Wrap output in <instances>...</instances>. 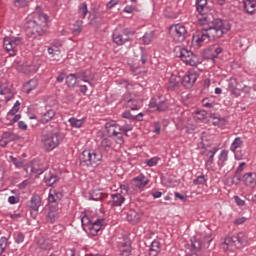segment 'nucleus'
<instances>
[{
  "label": "nucleus",
  "instance_id": "nucleus-1",
  "mask_svg": "<svg viewBox=\"0 0 256 256\" xmlns=\"http://www.w3.org/2000/svg\"><path fill=\"white\" fill-rule=\"evenodd\" d=\"M198 21L202 25V30L197 31L192 37L193 43H196L198 47H201L203 43L221 39L225 33L231 31V23L229 21L214 18L211 14L199 17Z\"/></svg>",
  "mask_w": 256,
  "mask_h": 256
},
{
  "label": "nucleus",
  "instance_id": "nucleus-2",
  "mask_svg": "<svg viewBox=\"0 0 256 256\" xmlns=\"http://www.w3.org/2000/svg\"><path fill=\"white\" fill-rule=\"evenodd\" d=\"M47 15L39 12H34L26 19L25 29L26 35L30 39H37L47 32Z\"/></svg>",
  "mask_w": 256,
  "mask_h": 256
},
{
  "label": "nucleus",
  "instance_id": "nucleus-3",
  "mask_svg": "<svg viewBox=\"0 0 256 256\" xmlns=\"http://www.w3.org/2000/svg\"><path fill=\"white\" fill-rule=\"evenodd\" d=\"M80 161L86 167H99L103 162V152L99 148L84 150L80 156Z\"/></svg>",
  "mask_w": 256,
  "mask_h": 256
},
{
  "label": "nucleus",
  "instance_id": "nucleus-4",
  "mask_svg": "<svg viewBox=\"0 0 256 256\" xmlns=\"http://www.w3.org/2000/svg\"><path fill=\"white\" fill-rule=\"evenodd\" d=\"M81 223L83 231L89 235V237H96V235L101 231L103 225H105V219L91 220L87 215L82 216Z\"/></svg>",
  "mask_w": 256,
  "mask_h": 256
},
{
  "label": "nucleus",
  "instance_id": "nucleus-5",
  "mask_svg": "<svg viewBox=\"0 0 256 256\" xmlns=\"http://www.w3.org/2000/svg\"><path fill=\"white\" fill-rule=\"evenodd\" d=\"M41 143L45 151H53L57 149L61 144V138L59 137V132L55 130L48 131L42 134Z\"/></svg>",
  "mask_w": 256,
  "mask_h": 256
},
{
  "label": "nucleus",
  "instance_id": "nucleus-6",
  "mask_svg": "<svg viewBox=\"0 0 256 256\" xmlns=\"http://www.w3.org/2000/svg\"><path fill=\"white\" fill-rule=\"evenodd\" d=\"M174 52L176 53V57H180L181 61L186 63V65H190V67H197V65H199V57L191 52V50L176 46Z\"/></svg>",
  "mask_w": 256,
  "mask_h": 256
},
{
  "label": "nucleus",
  "instance_id": "nucleus-7",
  "mask_svg": "<svg viewBox=\"0 0 256 256\" xmlns=\"http://www.w3.org/2000/svg\"><path fill=\"white\" fill-rule=\"evenodd\" d=\"M135 35V30L124 28L122 31L114 30L112 33V41L118 46L125 45L131 41V37Z\"/></svg>",
  "mask_w": 256,
  "mask_h": 256
},
{
  "label": "nucleus",
  "instance_id": "nucleus-8",
  "mask_svg": "<svg viewBox=\"0 0 256 256\" xmlns=\"http://www.w3.org/2000/svg\"><path fill=\"white\" fill-rule=\"evenodd\" d=\"M5 51L9 53V57H15L17 55V47L23 45V38L21 37H5L3 40Z\"/></svg>",
  "mask_w": 256,
  "mask_h": 256
},
{
  "label": "nucleus",
  "instance_id": "nucleus-9",
  "mask_svg": "<svg viewBox=\"0 0 256 256\" xmlns=\"http://www.w3.org/2000/svg\"><path fill=\"white\" fill-rule=\"evenodd\" d=\"M225 245L227 247H235L236 249H243V247H247V243H249V239L247 238V234L244 232H239L238 234L232 236L231 238H227L224 240Z\"/></svg>",
  "mask_w": 256,
  "mask_h": 256
},
{
  "label": "nucleus",
  "instance_id": "nucleus-10",
  "mask_svg": "<svg viewBox=\"0 0 256 256\" xmlns=\"http://www.w3.org/2000/svg\"><path fill=\"white\" fill-rule=\"evenodd\" d=\"M170 35L175 43H183L187 39V28L183 24H175L170 27Z\"/></svg>",
  "mask_w": 256,
  "mask_h": 256
},
{
  "label": "nucleus",
  "instance_id": "nucleus-11",
  "mask_svg": "<svg viewBox=\"0 0 256 256\" xmlns=\"http://www.w3.org/2000/svg\"><path fill=\"white\" fill-rule=\"evenodd\" d=\"M228 90L235 97H240L241 93H245L247 91V85L243 84L240 79L232 77L228 81Z\"/></svg>",
  "mask_w": 256,
  "mask_h": 256
},
{
  "label": "nucleus",
  "instance_id": "nucleus-12",
  "mask_svg": "<svg viewBox=\"0 0 256 256\" xmlns=\"http://www.w3.org/2000/svg\"><path fill=\"white\" fill-rule=\"evenodd\" d=\"M199 79V72L195 70H189L182 78V85L186 89H191Z\"/></svg>",
  "mask_w": 256,
  "mask_h": 256
},
{
  "label": "nucleus",
  "instance_id": "nucleus-13",
  "mask_svg": "<svg viewBox=\"0 0 256 256\" xmlns=\"http://www.w3.org/2000/svg\"><path fill=\"white\" fill-rule=\"evenodd\" d=\"M130 185L133 187V189H135L136 191H143V189H145V187H147V185H149V178L146 177L143 174H140L136 177H134L131 182Z\"/></svg>",
  "mask_w": 256,
  "mask_h": 256
},
{
  "label": "nucleus",
  "instance_id": "nucleus-14",
  "mask_svg": "<svg viewBox=\"0 0 256 256\" xmlns=\"http://www.w3.org/2000/svg\"><path fill=\"white\" fill-rule=\"evenodd\" d=\"M149 107L150 109H154V111H158L159 113H165V111H169V101L164 99L157 102V99L151 98Z\"/></svg>",
  "mask_w": 256,
  "mask_h": 256
},
{
  "label": "nucleus",
  "instance_id": "nucleus-15",
  "mask_svg": "<svg viewBox=\"0 0 256 256\" xmlns=\"http://www.w3.org/2000/svg\"><path fill=\"white\" fill-rule=\"evenodd\" d=\"M211 241H213V236H211V233H208L203 240V244H201V241L194 239L192 240V249L194 251H199L201 247H204L206 249H209V246L211 245Z\"/></svg>",
  "mask_w": 256,
  "mask_h": 256
},
{
  "label": "nucleus",
  "instance_id": "nucleus-16",
  "mask_svg": "<svg viewBox=\"0 0 256 256\" xmlns=\"http://www.w3.org/2000/svg\"><path fill=\"white\" fill-rule=\"evenodd\" d=\"M59 213H61V210L58 206L50 205L46 214L48 223H55V221L59 219Z\"/></svg>",
  "mask_w": 256,
  "mask_h": 256
},
{
  "label": "nucleus",
  "instance_id": "nucleus-17",
  "mask_svg": "<svg viewBox=\"0 0 256 256\" xmlns=\"http://www.w3.org/2000/svg\"><path fill=\"white\" fill-rule=\"evenodd\" d=\"M61 178L55 171H50L45 174L44 176V183L47 185V187H53V185H56V183H59V180Z\"/></svg>",
  "mask_w": 256,
  "mask_h": 256
},
{
  "label": "nucleus",
  "instance_id": "nucleus-18",
  "mask_svg": "<svg viewBox=\"0 0 256 256\" xmlns=\"http://www.w3.org/2000/svg\"><path fill=\"white\" fill-rule=\"evenodd\" d=\"M110 197L111 199L109 201V204L112 207H121V205L125 203V196L119 192L112 193Z\"/></svg>",
  "mask_w": 256,
  "mask_h": 256
},
{
  "label": "nucleus",
  "instance_id": "nucleus-19",
  "mask_svg": "<svg viewBox=\"0 0 256 256\" xmlns=\"http://www.w3.org/2000/svg\"><path fill=\"white\" fill-rule=\"evenodd\" d=\"M27 206L31 211L37 213L39 211V207H41V196H39V194H33L30 201H28Z\"/></svg>",
  "mask_w": 256,
  "mask_h": 256
},
{
  "label": "nucleus",
  "instance_id": "nucleus-20",
  "mask_svg": "<svg viewBox=\"0 0 256 256\" xmlns=\"http://www.w3.org/2000/svg\"><path fill=\"white\" fill-rule=\"evenodd\" d=\"M61 199H63V193L57 192L53 189H50L49 196H48L49 206L55 205V207H57V205H59V201H61Z\"/></svg>",
  "mask_w": 256,
  "mask_h": 256
},
{
  "label": "nucleus",
  "instance_id": "nucleus-21",
  "mask_svg": "<svg viewBox=\"0 0 256 256\" xmlns=\"http://www.w3.org/2000/svg\"><path fill=\"white\" fill-rule=\"evenodd\" d=\"M28 169H30V173H35V175H43V173H45V169L47 168L38 160H33L28 166Z\"/></svg>",
  "mask_w": 256,
  "mask_h": 256
},
{
  "label": "nucleus",
  "instance_id": "nucleus-22",
  "mask_svg": "<svg viewBox=\"0 0 256 256\" xmlns=\"http://www.w3.org/2000/svg\"><path fill=\"white\" fill-rule=\"evenodd\" d=\"M106 129L108 131L109 137L121 135V132H123V130H121V125L117 123H107Z\"/></svg>",
  "mask_w": 256,
  "mask_h": 256
},
{
  "label": "nucleus",
  "instance_id": "nucleus-23",
  "mask_svg": "<svg viewBox=\"0 0 256 256\" xmlns=\"http://www.w3.org/2000/svg\"><path fill=\"white\" fill-rule=\"evenodd\" d=\"M124 101L126 102L127 107L131 109V111H137L139 109L140 101L135 96L128 95L124 98Z\"/></svg>",
  "mask_w": 256,
  "mask_h": 256
},
{
  "label": "nucleus",
  "instance_id": "nucleus-24",
  "mask_svg": "<svg viewBox=\"0 0 256 256\" xmlns=\"http://www.w3.org/2000/svg\"><path fill=\"white\" fill-rule=\"evenodd\" d=\"M208 55L212 61H215L223 53V48L219 44H214L207 49Z\"/></svg>",
  "mask_w": 256,
  "mask_h": 256
},
{
  "label": "nucleus",
  "instance_id": "nucleus-25",
  "mask_svg": "<svg viewBox=\"0 0 256 256\" xmlns=\"http://www.w3.org/2000/svg\"><path fill=\"white\" fill-rule=\"evenodd\" d=\"M241 181L245 183L248 187H255L256 185V173L255 172H247L241 178Z\"/></svg>",
  "mask_w": 256,
  "mask_h": 256
},
{
  "label": "nucleus",
  "instance_id": "nucleus-26",
  "mask_svg": "<svg viewBox=\"0 0 256 256\" xmlns=\"http://www.w3.org/2000/svg\"><path fill=\"white\" fill-rule=\"evenodd\" d=\"M196 11L200 17H207V0H196Z\"/></svg>",
  "mask_w": 256,
  "mask_h": 256
},
{
  "label": "nucleus",
  "instance_id": "nucleus-27",
  "mask_svg": "<svg viewBox=\"0 0 256 256\" xmlns=\"http://www.w3.org/2000/svg\"><path fill=\"white\" fill-rule=\"evenodd\" d=\"M245 13L248 15H255L256 0H242Z\"/></svg>",
  "mask_w": 256,
  "mask_h": 256
},
{
  "label": "nucleus",
  "instance_id": "nucleus-28",
  "mask_svg": "<svg viewBox=\"0 0 256 256\" xmlns=\"http://www.w3.org/2000/svg\"><path fill=\"white\" fill-rule=\"evenodd\" d=\"M41 123H49L55 117V110L53 108H45L41 113Z\"/></svg>",
  "mask_w": 256,
  "mask_h": 256
},
{
  "label": "nucleus",
  "instance_id": "nucleus-29",
  "mask_svg": "<svg viewBox=\"0 0 256 256\" xmlns=\"http://www.w3.org/2000/svg\"><path fill=\"white\" fill-rule=\"evenodd\" d=\"M243 148V138L241 137H236L232 144L230 145V151L235 154V159H241L236 153L237 149H242Z\"/></svg>",
  "mask_w": 256,
  "mask_h": 256
},
{
  "label": "nucleus",
  "instance_id": "nucleus-30",
  "mask_svg": "<svg viewBox=\"0 0 256 256\" xmlns=\"http://www.w3.org/2000/svg\"><path fill=\"white\" fill-rule=\"evenodd\" d=\"M139 219H141V214H138L137 211L130 209L128 212H126V220L129 223H132V225H135V223H138Z\"/></svg>",
  "mask_w": 256,
  "mask_h": 256
},
{
  "label": "nucleus",
  "instance_id": "nucleus-31",
  "mask_svg": "<svg viewBox=\"0 0 256 256\" xmlns=\"http://www.w3.org/2000/svg\"><path fill=\"white\" fill-rule=\"evenodd\" d=\"M37 69L39 68L35 64L26 62L23 64L21 72L24 73V75H31V73H37Z\"/></svg>",
  "mask_w": 256,
  "mask_h": 256
},
{
  "label": "nucleus",
  "instance_id": "nucleus-32",
  "mask_svg": "<svg viewBox=\"0 0 256 256\" xmlns=\"http://www.w3.org/2000/svg\"><path fill=\"white\" fill-rule=\"evenodd\" d=\"M75 74L78 80L80 79V81H83L84 83H89V85H91V82L89 81V79H92L90 70L80 71Z\"/></svg>",
  "mask_w": 256,
  "mask_h": 256
},
{
  "label": "nucleus",
  "instance_id": "nucleus-33",
  "mask_svg": "<svg viewBox=\"0 0 256 256\" xmlns=\"http://www.w3.org/2000/svg\"><path fill=\"white\" fill-rule=\"evenodd\" d=\"M227 161H229V151L222 150L218 156V167H220V169H223V166L225 165V163H227Z\"/></svg>",
  "mask_w": 256,
  "mask_h": 256
},
{
  "label": "nucleus",
  "instance_id": "nucleus-34",
  "mask_svg": "<svg viewBox=\"0 0 256 256\" xmlns=\"http://www.w3.org/2000/svg\"><path fill=\"white\" fill-rule=\"evenodd\" d=\"M120 255L121 256H130L131 255V241H125V242L121 243Z\"/></svg>",
  "mask_w": 256,
  "mask_h": 256
},
{
  "label": "nucleus",
  "instance_id": "nucleus-35",
  "mask_svg": "<svg viewBox=\"0 0 256 256\" xmlns=\"http://www.w3.org/2000/svg\"><path fill=\"white\" fill-rule=\"evenodd\" d=\"M37 85H39V82H37V79H31L26 84H24V87H23L24 92L27 93V95H29L31 91H34V89H37Z\"/></svg>",
  "mask_w": 256,
  "mask_h": 256
},
{
  "label": "nucleus",
  "instance_id": "nucleus-36",
  "mask_svg": "<svg viewBox=\"0 0 256 256\" xmlns=\"http://www.w3.org/2000/svg\"><path fill=\"white\" fill-rule=\"evenodd\" d=\"M161 252V243L159 241L154 240L151 243L150 249H149V254L150 256H157Z\"/></svg>",
  "mask_w": 256,
  "mask_h": 256
},
{
  "label": "nucleus",
  "instance_id": "nucleus-37",
  "mask_svg": "<svg viewBox=\"0 0 256 256\" xmlns=\"http://www.w3.org/2000/svg\"><path fill=\"white\" fill-rule=\"evenodd\" d=\"M85 118L77 119L75 117H71L68 119V123H70V126L74 129H81L82 125H85Z\"/></svg>",
  "mask_w": 256,
  "mask_h": 256
},
{
  "label": "nucleus",
  "instance_id": "nucleus-38",
  "mask_svg": "<svg viewBox=\"0 0 256 256\" xmlns=\"http://www.w3.org/2000/svg\"><path fill=\"white\" fill-rule=\"evenodd\" d=\"M77 81H79V80L77 78V74H75V73L74 74L71 73L68 76H66L67 87L74 89V87L77 85Z\"/></svg>",
  "mask_w": 256,
  "mask_h": 256
},
{
  "label": "nucleus",
  "instance_id": "nucleus-39",
  "mask_svg": "<svg viewBox=\"0 0 256 256\" xmlns=\"http://www.w3.org/2000/svg\"><path fill=\"white\" fill-rule=\"evenodd\" d=\"M155 39V31H148L142 37L143 45H149Z\"/></svg>",
  "mask_w": 256,
  "mask_h": 256
},
{
  "label": "nucleus",
  "instance_id": "nucleus-40",
  "mask_svg": "<svg viewBox=\"0 0 256 256\" xmlns=\"http://www.w3.org/2000/svg\"><path fill=\"white\" fill-rule=\"evenodd\" d=\"M100 145L106 153H109L111 151V147H113V141H111L109 138H104L102 139Z\"/></svg>",
  "mask_w": 256,
  "mask_h": 256
},
{
  "label": "nucleus",
  "instance_id": "nucleus-41",
  "mask_svg": "<svg viewBox=\"0 0 256 256\" xmlns=\"http://www.w3.org/2000/svg\"><path fill=\"white\" fill-rule=\"evenodd\" d=\"M245 165H246L245 162H241L234 174V179H236L238 183H241V178H242L241 173H243V171H245Z\"/></svg>",
  "mask_w": 256,
  "mask_h": 256
},
{
  "label": "nucleus",
  "instance_id": "nucleus-42",
  "mask_svg": "<svg viewBox=\"0 0 256 256\" xmlns=\"http://www.w3.org/2000/svg\"><path fill=\"white\" fill-rule=\"evenodd\" d=\"M8 245H9V238L2 236L0 238V256L4 254Z\"/></svg>",
  "mask_w": 256,
  "mask_h": 256
},
{
  "label": "nucleus",
  "instance_id": "nucleus-43",
  "mask_svg": "<svg viewBox=\"0 0 256 256\" xmlns=\"http://www.w3.org/2000/svg\"><path fill=\"white\" fill-rule=\"evenodd\" d=\"M2 139L8 141V143H11V141L17 140V134L13 132H3Z\"/></svg>",
  "mask_w": 256,
  "mask_h": 256
},
{
  "label": "nucleus",
  "instance_id": "nucleus-44",
  "mask_svg": "<svg viewBox=\"0 0 256 256\" xmlns=\"http://www.w3.org/2000/svg\"><path fill=\"white\" fill-rule=\"evenodd\" d=\"M81 31H83V22L82 21H77L75 24H74V28L72 30V33L74 36H78L81 34Z\"/></svg>",
  "mask_w": 256,
  "mask_h": 256
},
{
  "label": "nucleus",
  "instance_id": "nucleus-45",
  "mask_svg": "<svg viewBox=\"0 0 256 256\" xmlns=\"http://www.w3.org/2000/svg\"><path fill=\"white\" fill-rule=\"evenodd\" d=\"M9 162L13 163L16 169H21L23 167V161L19 158H15L14 156H9Z\"/></svg>",
  "mask_w": 256,
  "mask_h": 256
},
{
  "label": "nucleus",
  "instance_id": "nucleus-46",
  "mask_svg": "<svg viewBox=\"0 0 256 256\" xmlns=\"http://www.w3.org/2000/svg\"><path fill=\"white\" fill-rule=\"evenodd\" d=\"M218 151H219V149H217V148H213L210 151H208V153H207V157H208L207 163H210V165H213L215 155H217Z\"/></svg>",
  "mask_w": 256,
  "mask_h": 256
},
{
  "label": "nucleus",
  "instance_id": "nucleus-47",
  "mask_svg": "<svg viewBox=\"0 0 256 256\" xmlns=\"http://www.w3.org/2000/svg\"><path fill=\"white\" fill-rule=\"evenodd\" d=\"M14 241L15 243H23L25 241V235L22 232H15L14 233Z\"/></svg>",
  "mask_w": 256,
  "mask_h": 256
},
{
  "label": "nucleus",
  "instance_id": "nucleus-48",
  "mask_svg": "<svg viewBox=\"0 0 256 256\" xmlns=\"http://www.w3.org/2000/svg\"><path fill=\"white\" fill-rule=\"evenodd\" d=\"M19 119H21L20 114H15L14 116L10 117V119H6V121H8L6 125L8 126L15 125V123H17Z\"/></svg>",
  "mask_w": 256,
  "mask_h": 256
},
{
  "label": "nucleus",
  "instance_id": "nucleus-49",
  "mask_svg": "<svg viewBox=\"0 0 256 256\" xmlns=\"http://www.w3.org/2000/svg\"><path fill=\"white\" fill-rule=\"evenodd\" d=\"M79 11L82 15V19H85V17H87V14L89 13V10L87 9V4L85 2H83L82 5L79 7Z\"/></svg>",
  "mask_w": 256,
  "mask_h": 256
},
{
  "label": "nucleus",
  "instance_id": "nucleus-50",
  "mask_svg": "<svg viewBox=\"0 0 256 256\" xmlns=\"http://www.w3.org/2000/svg\"><path fill=\"white\" fill-rule=\"evenodd\" d=\"M204 183H207V179H205V175H200L193 180L194 185H204Z\"/></svg>",
  "mask_w": 256,
  "mask_h": 256
},
{
  "label": "nucleus",
  "instance_id": "nucleus-51",
  "mask_svg": "<svg viewBox=\"0 0 256 256\" xmlns=\"http://www.w3.org/2000/svg\"><path fill=\"white\" fill-rule=\"evenodd\" d=\"M48 51V55H50L51 57H55V55H61V50L59 49H54L52 46H49L47 48Z\"/></svg>",
  "mask_w": 256,
  "mask_h": 256
},
{
  "label": "nucleus",
  "instance_id": "nucleus-52",
  "mask_svg": "<svg viewBox=\"0 0 256 256\" xmlns=\"http://www.w3.org/2000/svg\"><path fill=\"white\" fill-rule=\"evenodd\" d=\"M122 133H129V131H133V126L127 122H125L122 126H120Z\"/></svg>",
  "mask_w": 256,
  "mask_h": 256
},
{
  "label": "nucleus",
  "instance_id": "nucleus-53",
  "mask_svg": "<svg viewBox=\"0 0 256 256\" xmlns=\"http://www.w3.org/2000/svg\"><path fill=\"white\" fill-rule=\"evenodd\" d=\"M159 157H153L149 160H147L146 165H148V167H155V165H157V163H159Z\"/></svg>",
  "mask_w": 256,
  "mask_h": 256
},
{
  "label": "nucleus",
  "instance_id": "nucleus-54",
  "mask_svg": "<svg viewBox=\"0 0 256 256\" xmlns=\"http://www.w3.org/2000/svg\"><path fill=\"white\" fill-rule=\"evenodd\" d=\"M122 117L124 119H130L131 121H135V115L131 114V111L129 110H126L125 112H123Z\"/></svg>",
  "mask_w": 256,
  "mask_h": 256
},
{
  "label": "nucleus",
  "instance_id": "nucleus-55",
  "mask_svg": "<svg viewBox=\"0 0 256 256\" xmlns=\"http://www.w3.org/2000/svg\"><path fill=\"white\" fill-rule=\"evenodd\" d=\"M18 112H19L18 108L12 107L7 113L6 119H11V117H14V115H17Z\"/></svg>",
  "mask_w": 256,
  "mask_h": 256
},
{
  "label": "nucleus",
  "instance_id": "nucleus-56",
  "mask_svg": "<svg viewBox=\"0 0 256 256\" xmlns=\"http://www.w3.org/2000/svg\"><path fill=\"white\" fill-rule=\"evenodd\" d=\"M90 201H101V199H103V195L101 193H98V194H91L90 195Z\"/></svg>",
  "mask_w": 256,
  "mask_h": 256
},
{
  "label": "nucleus",
  "instance_id": "nucleus-57",
  "mask_svg": "<svg viewBox=\"0 0 256 256\" xmlns=\"http://www.w3.org/2000/svg\"><path fill=\"white\" fill-rule=\"evenodd\" d=\"M202 105H203V107H206L207 109H212V107H213V103H211L209 101V98H204L202 100Z\"/></svg>",
  "mask_w": 256,
  "mask_h": 256
},
{
  "label": "nucleus",
  "instance_id": "nucleus-58",
  "mask_svg": "<svg viewBox=\"0 0 256 256\" xmlns=\"http://www.w3.org/2000/svg\"><path fill=\"white\" fill-rule=\"evenodd\" d=\"M234 201L238 207L245 206V200L241 199L239 196H234Z\"/></svg>",
  "mask_w": 256,
  "mask_h": 256
},
{
  "label": "nucleus",
  "instance_id": "nucleus-59",
  "mask_svg": "<svg viewBox=\"0 0 256 256\" xmlns=\"http://www.w3.org/2000/svg\"><path fill=\"white\" fill-rule=\"evenodd\" d=\"M175 77L170 78V85H169V89H177V86L179 85V81H174Z\"/></svg>",
  "mask_w": 256,
  "mask_h": 256
},
{
  "label": "nucleus",
  "instance_id": "nucleus-60",
  "mask_svg": "<svg viewBox=\"0 0 256 256\" xmlns=\"http://www.w3.org/2000/svg\"><path fill=\"white\" fill-rule=\"evenodd\" d=\"M16 7H27V0H14Z\"/></svg>",
  "mask_w": 256,
  "mask_h": 256
},
{
  "label": "nucleus",
  "instance_id": "nucleus-61",
  "mask_svg": "<svg viewBox=\"0 0 256 256\" xmlns=\"http://www.w3.org/2000/svg\"><path fill=\"white\" fill-rule=\"evenodd\" d=\"M8 203H10V205H17V203H19V197H17V196H10L8 198Z\"/></svg>",
  "mask_w": 256,
  "mask_h": 256
},
{
  "label": "nucleus",
  "instance_id": "nucleus-62",
  "mask_svg": "<svg viewBox=\"0 0 256 256\" xmlns=\"http://www.w3.org/2000/svg\"><path fill=\"white\" fill-rule=\"evenodd\" d=\"M246 221H247V217L242 216L234 220V225H243V223H245Z\"/></svg>",
  "mask_w": 256,
  "mask_h": 256
},
{
  "label": "nucleus",
  "instance_id": "nucleus-63",
  "mask_svg": "<svg viewBox=\"0 0 256 256\" xmlns=\"http://www.w3.org/2000/svg\"><path fill=\"white\" fill-rule=\"evenodd\" d=\"M154 133H156V135H161V123L160 122L154 123Z\"/></svg>",
  "mask_w": 256,
  "mask_h": 256
},
{
  "label": "nucleus",
  "instance_id": "nucleus-64",
  "mask_svg": "<svg viewBox=\"0 0 256 256\" xmlns=\"http://www.w3.org/2000/svg\"><path fill=\"white\" fill-rule=\"evenodd\" d=\"M119 4V0H110L107 4L106 7L107 9H113V7H115V5Z\"/></svg>",
  "mask_w": 256,
  "mask_h": 256
}]
</instances>
